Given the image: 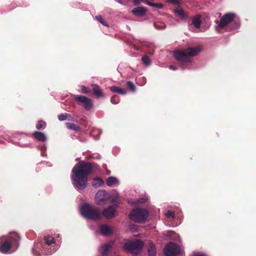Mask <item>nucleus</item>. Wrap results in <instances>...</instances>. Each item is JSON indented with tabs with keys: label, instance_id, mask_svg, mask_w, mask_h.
Here are the masks:
<instances>
[{
	"label": "nucleus",
	"instance_id": "f257e3e1",
	"mask_svg": "<svg viewBox=\"0 0 256 256\" xmlns=\"http://www.w3.org/2000/svg\"><path fill=\"white\" fill-rule=\"evenodd\" d=\"M92 164L86 161H80L74 166L71 178L76 189L82 190L86 187L88 176L92 173Z\"/></svg>",
	"mask_w": 256,
	"mask_h": 256
},
{
	"label": "nucleus",
	"instance_id": "f03ea898",
	"mask_svg": "<svg viewBox=\"0 0 256 256\" xmlns=\"http://www.w3.org/2000/svg\"><path fill=\"white\" fill-rule=\"evenodd\" d=\"M200 51L198 48H188L185 50H177L174 52V58L182 64L189 63L190 57L198 54Z\"/></svg>",
	"mask_w": 256,
	"mask_h": 256
},
{
	"label": "nucleus",
	"instance_id": "7ed1b4c3",
	"mask_svg": "<svg viewBox=\"0 0 256 256\" xmlns=\"http://www.w3.org/2000/svg\"><path fill=\"white\" fill-rule=\"evenodd\" d=\"M80 210L82 216L86 219L98 220L101 218L102 214L99 208L88 203H84Z\"/></svg>",
	"mask_w": 256,
	"mask_h": 256
},
{
	"label": "nucleus",
	"instance_id": "20e7f679",
	"mask_svg": "<svg viewBox=\"0 0 256 256\" xmlns=\"http://www.w3.org/2000/svg\"><path fill=\"white\" fill-rule=\"evenodd\" d=\"M148 211L144 208H136L132 210L129 214L130 218L138 223H144L148 218Z\"/></svg>",
	"mask_w": 256,
	"mask_h": 256
},
{
	"label": "nucleus",
	"instance_id": "39448f33",
	"mask_svg": "<svg viewBox=\"0 0 256 256\" xmlns=\"http://www.w3.org/2000/svg\"><path fill=\"white\" fill-rule=\"evenodd\" d=\"M18 246V240L12 236H2L0 238V252L7 254L12 246Z\"/></svg>",
	"mask_w": 256,
	"mask_h": 256
},
{
	"label": "nucleus",
	"instance_id": "423d86ee",
	"mask_svg": "<svg viewBox=\"0 0 256 256\" xmlns=\"http://www.w3.org/2000/svg\"><path fill=\"white\" fill-rule=\"evenodd\" d=\"M144 246V242L136 240L134 241L126 242L124 245V249L132 254H137L139 252Z\"/></svg>",
	"mask_w": 256,
	"mask_h": 256
},
{
	"label": "nucleus",
	"instance_id": "0eeeda50",
	"mask_svg": "<svg viewBox=\"0 0 256 256\" xmlns=\"http://www.w3.org/2000/svg\"><path fill=\"white\" fill-rule=\"evenodd\" d=\"M74 98L79 105L83 106L87 110H90L94 106L92 100L86 96L74 95Z\"/></svg>",
	"mask_w": 256,
	"mask_h": 256
},
{
	"label": "nucleus",
	"instance_id": "6e6552de",
	"mask_svg": "<svg viewBox=\"0 0 256 256\" xmlns=\"http://www.w3.org/2000/svg\"><path fill=\"white\" fill-rule=\"evenodd\" d=\"M180 253V246L173 242L168 243L164 249V254L166 256H176L179 255Z\"/></svg>",
	"mask_w": 256,
	"mask_h": 256
},
{
	"label": "nucleus",
	"instance_id": "1a4fd4ad",
	"mask_svg": "<svg viewBox=\"0 0 256 256\" xmlns=\"http://www.w3.org/2000/svg\"><path fill=\"white\" fill-rule=\"evenodd\" d=\"M236 14L234 13L228 12L225 14L220 20L218 26L220 29H224L226 26L233 22Z\"/></svg>",
	"mask_w": 256,
	"mask_h": 256
},
{
	"label": "nucleus",
	"instance_id": "9d476101",
	"mask_svg": "<svg viewBox=\"0 0 256 256\" xmlns=\"http://www.w3.org/2000/svg\"><path fill=\"white\" fill-rule=\"evenodd\" d=\"M116 208V204L110 206L103 210L102 214L108 219L116 217L118 215Z\"/></svg>",
	"mask_w": 256,
	"mask_h": 256
},
{
	"label": "nucleus",
	"instance_id": "9b49d317",
	"mask_svg": "<svg viewBox=\"0 0 256 256\" xmlns=\"http://www.w3.org/2000/svg\"><path fill=\"white\" fill-rule=\"evenodd\" d=\"M108 194L105 190H99L96 194L95 198L98 204L105 203L108 199Z\"/></svg>",
	"mask_w": 256,
	"mask_h": 256
},
{
	"label": "nucleus",
	"instance_id": "f8f14e48",
	"mask_svg": "<svg viewBox=\"0 0 256 256\" xmlns=\"http://www.w3.org/2000/svg\"><path fill=\"white\" fill-rule=\"evenodd\" d=\"M114 244V241L111 240L106 244H103L102 246V256H110L112 252V248Z\"/></svg>",
	"mask_w": 256,
	"mask_h": 256
},
{
	"label": "nucleus",
	"instance_id": "ddd939ff",
	"mask_svg": "<svg viewBox=\"0 0 256 256\" xmlns=\"http://www.w3.org/2000/svg\"><path fill=\"white\" fill-rule=\"evenodd\" d=\"M147 10L146 8L142 6H138L134 8L132 12L133 14L137 16H142L146 14Z\"/></svg>",
	"mask_w": 256,
	"mask_h": 256
},
{
	"label": "nucleus",
	"instance_id": "4468645a",
	"mask_svg": "<svg viewBox=\"0 0 256 256\" xmlns=\"http://www.w3.org/2000/svg\"><path fill=\"white\" fill-rule=\"evenodd\" d=\"M92 90L94 94L98 98H102L104 96V94L100 86L97 84H92Z\"/></svg>",
	"mask_w": 256,
	"mask_h": 256
},
{
	"label": "nucleus",
	"instance_id": "2eb2a0df",
	"mask_svg": "<svg viewBox=\"0 0 256 256\" xmlns=\"http://www.w3.org/2000/svg\"><path fill=\"white\" fill-rule=\"evenodd\" d=\"M100 233L104 236H108L112 234V230L106 224H104L100 226Z\"/></svg>",
	"mask_w": 256,
	"mask_h": 256
},
{
	"label": "nucleus",
	"instance_id": "dca6fc26",
	"mask_svg": "<svg viewBox=\"0 0 256 256\" xmlns=\"http://www.w3.org/2000/svg\"><path fill=\"white\" fill-rule=\"evenodd\" d=\"M201 16L197 14L192 19V24L196 28H199L201 25Z\"/></svg>",
	"mask_w": 256,
	"mask_h": 256
},
{
	"label": "nucleus",
	"instance_id": "f3484780",
	"mask_svg": "<svg viewBox=\"0 0 256 256\" xmlns=\"http://www.w3.org/2000/svg\"><path fill=\"white\" fill-rule=\"evenodd\" d=\"M34 136L40 142H44L46 138L44 134L40 132L36 131L33 133Z\"/></svg>",
	"mask_w": 256,
	"mask_h": 256
},
{
	"label": "nucleus",
	"instance_id": "a211bd4d",
	"mask_svg": "<svg viewBox=\"0 0 256 256\" xmlns=\"http://www.w3.org/2000/svg\"><path fill=\"white\" fill-rule=\"evenodd\" d=\"M148 256H156V254L155 246L152 243L150 242L148 246Z\"/></svg>",
	"mask_w": 256,
	"mask_h": 256
},
{
	"label": "nucleus",
	"instance_id": "6ab92c4d",
	"mask_svg": "<svg viewBox=\"0 0 256 256\" xmlns=\"http://www.w3.org/2000/svg\"><path fill=\"white\" fill-rule=\"evenodd\" d=\"M110 89L114 92H116L122 94H126V90L125 89L121 88L116 86H112L110 87Z\"/></svg>",
	"mask_w": 256,
	"mask_h": 256
},
{
	"label": "nucleus",
	"instance_id": "aec40b11",
	"mask_svg": "<svg viewBox=\"0 0 256 256\" xmlns=\"http://www.w3.org/2000/svg\"><path fill=\"white\" fill-rule=\"evenodd\" d=\"M175 14L182 18L186 19L188 16L186 14L184 10L182 8H177L174 10Z\"/></svg>",
	"mask_w": 256,
	"mask_h": 256
},
{
	"label": "nucleus",
	"instance_id": "412c9836",
	"mask_svg": "<svg viewBox=\"0 0 256 256\" xmlns=\"http://www.w3.org/2000/svg\"><path fill=\"white\" fill-rule=\"evenodd\" d=\"M66 128L68 129L74 130L76 132H79L80 130V128L78 126H77L73 123L66 122Z\"/></svg>",
	"mask_w": 256,
	"mask_h": 256
},
{
	"label": "nucleus",
	"instance_id": "4be33fe9",
	"mask_svg": "<svg viewBox=\"0 0 256 256\" xmlns=\"http://www.w3.org/2000/svg\"><path fill=\"white\" fill-rule=\"evenodd\" d=\"M104 184V181L100 178H96L94 179L92 186L96 188L99 187Z\"/></svg>",
	"mask_w": 256,
	"mask_h": 256
},
{
	"label": "nucleus",
	"instance_id": "5701e85b",
	"mask_svg": "<svg viewBox=\"0 0 256 256\" xmlns=\"http://www.w3.org/2000/svg\"><path fill=\"white\" fill-rule=\"evenodd\" d=\"M44 240L46 244L48 246H50L56 242L54 238L51 236H44Z\"/></svg>",
	"mask_w": 256,
	"mask_h": 256
},
{
	"label": "nucleus",
	"instance_id": "b1692460",
	"mask_svg": "<svg viewBox=\"0 0 256 256\" xmlns=\"http://www.w3.org/2000/svg\"><path fill=\"white\" fill-rule=\"evenodd\" d=\"M118 179L114 176H110L106 180V184L108 186H111L112 184H116L118 182Z\"/></svg>",
	"mask_w": 256,
	"mask_h": 256
},
{
	"label": "nucleus",
	"instance_id": "393cba45",
	"mask_svg": "<svg viewBox=\"0 0 256 256\" xmlns=\"http://www.w3.org/2000/svg\"><path fill=\"white\" fill-rule=\"evenodd\" d=\"M146 3L149 6L156 8H163V4L161 3H154L151 2L148 0L145 1Z\"/></svg>",
	"mask_w": 256,
	"mask_h": 256
},
{
	"label": "nucleus",
	"instance_id": "a878e982",
	"mask_svg": "<svg viewBox=\"0 0 256 256\" xmlns=\"http://www.w3.org/2000/svg\"><path fill=\"white\" fill-rule=\"evenodd\" d=\"M142 60L144 64L146 66H149L150 64V60L149 58L146 56L144 55L142 58Z\"/></svg>",
	"mask_w": 256,
	"mask_h": 256
},
{
	"label": "nucleus",
	"instance_id": "bb28decb",
	"mask_svg": "<svg viewBox=\"0 0 256 256\" xmlns=\"http://www.w3.org/2000/svg\"><path fill=\"white\" fill-rule=\"evenodd\" d=\"M95 18L98 20L100 23H101L102 25L106 26H108L106 22L102 16L100 15H98L95 16Z\"/></svg>",
	"mask_w": 256,
	"mask_h": 256
},
{
	"label": "nucleus",
	"instance_id": "cd10ccee",
	"mask_svg": "<svg viewBox=\"0 0 256 256\" xmlns=\"http://www.w3.org/2000/svg\"><path fill=\"white\" fill-rule=\"evenodd\" d=\"M110 102L113 104H117L120 102V98L118 96L114 95L110 98Z\"/></svg>",
	"mask_w": 256,
	"mask_h": 256
},
{
	"label": "nucleus",
	"instance_id": "c85d7f7f",
	"mask_svg": "<svg viewBox=\"0 0 256 256\" xmlns=\"http://www.w3.org/2000/svg\"><path fill=\"white\" fill-rule=\"evenodd\" d=\"M68 116L70 115L67 113H62L58 116V119L60 121H63L66 120Z\"/></svg>",
	"mask_w": 256,
	"mask_h": 256
},
{
	"label": "nucleus",
	"instance_id": "c756f323",
	"mask_svg": "<svg viewBox=\"0 0 256 256\" xmlns=\"http://www.w3.org/2000/svg\"><path fill=\"white\" fill-rule=\"evenodd\" d=\"M126 85L132 92L136 90V86L132 82L128 81L126 82Z\"/></svg>",
	"mask_w": 256,
	"mask_h": 256
},
{
	"label": "nucleus",
	"instance_id": "7c9ffc66",
	"mask_svg": "<svg viewBox=\"0 0 256 256\" xmlns=\"http://www.w3.org/2000/svg\"><path fill=\"white\" fill-rule=\"evenodd\" d=\"M80 88L82 93L88 94L90 92V90L84 86H82Z\"/></svg>",
	"mask_w": 256,
	"mask_h": 256
},
{
	"label": "nucleus",
	"instance_id": "2f4dec72",
	"mask_svg": "<svg viewBox=\"0 0 256 256\" xmlns=\"http://www.w3.org/2000/svg\"><path fill=\"white\" fill-rule=\"evenodd\" d=\"M46 123L44 121L42 120H39L38 124L36 126V128L38 130H40L42 128L43 124L46 125Z\"/></svg>",
	"mask_w": 256,
	"mask_h": 256
},
{
	"label": "nucleus",
	"instance_id": "473e14b6",
	"mask_svg": "<svg viewBox=\"0 0 256 256\" xmlns=\"http://www.w3.org/2000/svg\"><path fill=\"white\" fill-rule=\"evenodd\" d=\"M166 216L168 218L172 217L174 218L175 217V214L174 212L169 210L166 213Z\"/></svg>",
	"mask_w": 256,
	"mask_h": 256
},
{
	"label": "nucleus",
	"instance_id": "72a5a7b5",
	"mask_svg": "<svg viewBox=\"0 0 256 256\" xmlns=\"http://www.w3.org/2000/svg\"><path fill=\"white\" fill-rule=\"evenodd\" d=\"M118 199V195H114L112 196V202L117 203Z\"/></svg>",
	"mask_w": 256,
	"mask_h": 256
},
{
	"label": "nucleus",
	"instance_id": "f704fd0d",
	"mask_svg": "<svg viewBox=\"0 0 256 256\" xmlns=\"http://www.w3.org/2000/svg\"><path fill=\"white\" fill-rule=\"evenodd\" d=\"M191 256H206V254H202V253L196 252V253H194Z\"/></svg>",
	"mask_w": 256,
	"mask_h": 256
},
{
	"label": "nucleus",
	"instance_id": "c9c22d12",
	"mask_svg": "<svg viewBox=\"0 0 256 256\" xmlns=\"http://www.w3.org/2000/svg\"><path fill=\"white\" fill-rule=\"evenodd\" d=\"M169 68L172 70H177V67L176 66H173V65H170L169 66Z\"/></svg>",
	"mask_w": 256,
	"mask_h": 256
},
{
	"label": "nucleus",
	"instance_id": "e433bc0d",
	"mask_svg": "<svg viewBox=\"0 0 256 256\" xmlns=\"http://www.w3.org/2000/svg\"><path fill=\"white\" fill-rule=\"evenodd\" d=\"M146 199L145 198H140L138 200V203H144V202H146Z\"/></svg>",
	"mask_w": 256,
	"mask_h": 256
},
{
	"label": "nucleus",
	"instance_id": "4c0bfd02",
	"mask_svg": "<svg viewBox=\"0 0 256 256\" xmlns=\"http://www.w3.org/2000/svg\"><path fill=\"white\" fill-rule=\"evenodd\" d=\"M234 24H235V26L234 28H233L232 29H236V28H237L239 26H240V24L238 22H236V21H234Z\"/></svg>",
	"mask_w": 256,
	"mask_h": 256
},
{
	"label": "nucleus",
	"instance_id": "58836bf2",
	"mask_svg": "<svg viewBox=\"0 0 256 256\" xmlns=\"http://www.w3.org/2000/svg\"><path fill=\"white\" fill-rule=\"evenodd\" d=\"M172 3L176 4L178 2V0H172Z\"/></svg>",
	"mask_w": 256,
	"mask_h": 256
},
{
	"label": "nucleus",
	"instance_id": "ea45409f",
	"mask_svg": "<svg viewBox=\"0 0 256 256\" xmlns=\"http://www.w3.org/2000/svg\"><path fill=\"white\" fill-rule=\"evenodd\" d=\"M154 27H155L156 29H158V30H160V28L159 27H158V26H157V25H156V24H154Z\"/></svg>",
	"mask_w": 256,
	"mask_h": 256
},
{
	"label": "nucleus",
	"instance_id": "a19ab883",
	"mask_svg": "<svg viewBox=\"0 0 256 256\" xmlns=\"http://www.w3.org/2000/svg\"><path fill=\"white\" fill-rule=\"evenodd\" d=\"M118 2L120 4H122V2L121 0H118Z\"/></svg>",
	"mask_w": 256,
	"mask_h": 256
},
{
	"label": "nucleus",
	"instance_id": "79ce46f5",
	"mask_svg": "<svg viewBox=\"0 0 256 256\" xmlns=\"http://www.w3.org/2000/svg\"><path fill=\"white\" fill-rule=\"evenodd\" d=\"M18 236V238L19 239H20V236Z\"/></svg>",
	"mask_w": 256,
	"mask_h": 256
}]
</instances>
